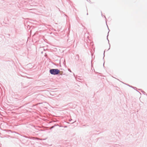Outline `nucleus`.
<instances>
[{
	"mask_svg": "<svg viewBox=\"0 0 147 147\" xmlns=\"http://www.w3.org/2000/svg\"><path fill=\"white\" fill-rule=\"evenodd\" d=\"M105 51H104V57H105Z\"/></svg>",
	"mask_w": 147,
	"mask_h": 147,
	"instance_id": "nucleus-3",
	"label": "nucleus"
},
{
	"mask_svg": "<svg viewBox=\"0 0 147 147\" xmlns=\"http://www.w3.org/2000/svg\"><path fill=\"white\" fill-rule=\"evenodd\" d=\"M60 70L57 69H51L49 70L50 73L52 75H57L60 72Z\"/></svg>",
	"mask_w": 147,
	"mask_h": 147,
	"instance_id": "nucleus-1",
	"label": "nucleus"
},
{
	"mask_svg": "<svg viewBox=\"0 0 147 147\" xmlns=\"http://www.w3.org/2000/svg\"><path fill=\"white\" fill-rule=\"evenodd\" d=\"M105 63H104L103 65H104Z\"/></svg>",
	"mask_w": 147,
	"mask_h": 147,
	"instance_id": "nucleus-12",
	"label": "nucleus"
},
{
	"mask_svg": "<svg viewBox=\"0 0 147 147\" xmlns=\"http://www.w3.org/2000/svg\"><path fill=\"white\" fill-rule=\"evenodd\" d=\"M101 15L102 16V12H101Z\"/></svg>",
	"mask_w": 147,
	"mask_h": 147,
	"instance_id": "nucleus-8",
	"label": "nucleus"
},
{
	"mask_svg": "<svg viewBox=\"0 0 147 147\" xmlns=\"http://www.w3.org/2000/svg\"><path fill=\"white\" fill-rule=\"evenodd\" d=\"M104 16L105 18H106V17H105V16Z\"/></svg>",
	"mask_w": 147,
	"mask_h": 147,
	"instance_id": "nucleus-9",
	"label": "nucleus"
},
{
	"mask_svg": "<svg viewBox=\"0 0 147 147\" xmlns=\"http://www.w3.org/2000/svg\"><path fill=\"white\" fill-rule=\"evenodd\" d=\"M107 40H108V42H109V40H108V38H107Z\"/></svg>",
	"mask_w": 147,
	"mask_h": 147,
	"instance_id": "nucleus-7",
	"label": "nucleus"
},
{
	"mask_svg": "<svg viewBox=\"0 0 147 147\" xmlns=\"http://www.w3.org/2000/svg\"><path fill=\"white\" fill-rule=\"evenodd\" d=\"M105 63H104L103 65H104Z\"/></svg>",
	"mask_w": 147,
	"mask_h": 147,
	"instance_id": "nucleus-13",
	"label": "nucleus"
},
{
	"mask_svg": "<svg viewBox=\"0 0 147 147\" xmlns=\"http://www.w3.org/2000/svg\"><path fill=\"white\" fill-rule=\"evenodd\" d=\"M44 119V120H45L46 119Z\"/></svg>",
	"mask_w": 147,
	"mask_h": 147,
	"instance_id": "nucleus-10",
	"label": "nucleus"
},
{
	"mask_svg": "<svg viewBox=\"0 0 147 147\" xmlns=\"http://www.w3.org/2000/svg\"><path fill=\"white\" fill-rule=\"evenodd\" d=\"M146 93V92H143V94H145Z\"/></svg>",
	"mask_w": 147,
	"mask_h": 147,
	"instance_id": "nucleus-4",
	"label": "nucleus"
},
{
	"mask_svg": "<svg viewBox=\"0 0 147 147\" xmlns=\"http://www.w3.org/2000/svg\"><path fill=\"white\" fill-rule=\"evenodd\" d=\"M109 44V46L110 47V44ZM110 47L109 48V49H108V50H109L110 49Z\"/></svg>",
	"mask_w": 147,
	"mask_h": 147,
	"instance_id": "nucleus-5",
	"label": "nucleus"
},
{
	"mask_svg": "<svg viewBox=\"0 0 147 147\" xmlns=\"http://www.w3.org/2000/svg\"><path fill=\"white\" fill-rule=\"evenodd\" d=\"M134 89H135V88H136V87H134Z\"/></svg>",
	"mask_w": 147,
	"mask_h": 147,
	"instance_id": "nucleus-6",
	"label": "nucleus"
},
{
	"mask_svg": "<svg viewBox=\"0 0 147 147\" xmlns=\"http://www.w3.org/2000/svg\"><path fill=\"white\" fill-rule=\"evenodd\" d=\"M88 13H87V15H88Z\"/></svg>",
	"mask_w": 147,
	"mask_h": 147,
	"instance_id": "nucleus-11",
	"label": "nucleus"
},
{
	"mask_svg": "<svg viewBox=\"0 0 147 147\" xmlns=\"http://www.w3.org/2000/svg\"><path fill=\"white\" fill-rule=\"evenodd\" d=\"M68 70L70 72H71V70L69 69H68Z\"/></svg>",
	"mask_w": 147,
	"mask_h": 147,
	"instance_id": "nucleus-2",
	"label": "nucleus"
},
{
	"mask_svg": "<svg viewBox=\"0 0 147 147\" xmlns=\"http://www.w3.org/2000/svg\"><path fill=\"white\" fill-rule=\"evenodd\" d=\"M108 34L107 35V37H108Z\"/></svg>",
	"mask_w": 147,
	"mask_h": 147,
	"instance_id": "nucleus-14",
	"label": "nucleus"
}]
</instances>
